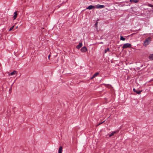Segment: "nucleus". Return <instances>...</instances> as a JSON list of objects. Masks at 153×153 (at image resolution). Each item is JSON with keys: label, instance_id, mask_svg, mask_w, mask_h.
<instances>
[{"label": "nucleus", "instance_id": "nucleus-2", "mask_svg": "<svg viewBox=\"0 0 153 153\" xmlns=\"http://www.w3.org/2000/svg\"><path fill=\"white\" fill-rule=\"evenodd\" d=\"M8 74L9 76H16L17 75V72L16 71H14L11 72H8Z\"/></svg>", "mask_w": 153, "mask_h": 153}, {"label": "nucleus", "instance_id": "nucleus-14", "mask_svg": "<svg viewBox=\"0 0 153 153\" xmlns=\"http://www.w3.org/2000/svg\"><path fill=\"white\" fill-rule=\"evenodd\" d=\"M149 57L150 59L153 60V54H150Z\"/></svg>", "mask_w": 153, "mask_h": 153}, {"label": "nucleus", "instance_id": "nucleus-23", "mask_svg": "<svg viewBox=\"0 0 153 153\" xmlns=\"http://www.w3.org/2000/svg\"><path fill=\"white\" fill-rule=\"evenodd\" d=\"M134 34V33H133V34H131V35H133Z\"/></svg>", "mask_w": 153, "mask_h": 153}, {"label": "nucleus", "instance_id": "nucleus-11", "mask_svg": "<svg viewBox=\"0 0 153 153\" xmlns=\"http://www.w3.org/2000/svg\"><path fill=\"white\" fill-rule=\"evenodd\" d=\"M129 1L130 2L137 3L138 2L139 0H129Z\"/></svg>", "mask_w": 153, "mask_h": 153}, {"label": "nucleus", "instance_id": "nucleus-10", "mask_svg": "<svg viewBox=\"0 0 153 153\" xmlns=\"http://www.w3.org/2000/svg\"><path fill=\"white\" fill-rule=\"evenodd\" d=\"M82 43H79V44L76 46V48L77 49H79L82 47Z\"/></svg>", "mask_w": 153, "mask_h": 153}, {"label": "nucleus", "instance_id": "nucleus-24", "mask_svg": "<svg viewBox=\"0 0 153 153\" xmlns=\"http://www.w3.org/2000/svg\"><path fill=\"white\" fill-rule=\"evenodd\" d=\"M140 69V68H138L137 69Z\"/></svg>", "mask_w": 153, "mask_h": 153}, {"label": "nucleus", "instance_id": "nucleus-3", "mask_svg": "<svg viewBox=\"0 0 153 153\" xmlns=\"http://www.w3.org/2000/svg\"><path fill=\"white\" fill-rule=\"evenodd\" d=\"M131 44L130 43H127L123 44L122 48L124 49L126 48H130L131 47Z\"/></svg>", "mask_w": 153, "mask_h": 153}, {"label": "nucleus", "instance_id": "nucleus-22", "mask_svg": "<svg viewBox=\"0 0 153 153\" xmlns=\"http://www.w3.org/2000/svg\"><path fill=\"white\" fill-rule=\"evenodd\" d=\"M104 122V121H103V122H102V123H100V124H99V125H100V124H101L102 123H103V122Z\"/></svg>", "mask_w": 153, "mask_h": 153}, {"label": "nucleus", "instance_id": "nucleus-9", "mask_svg": "<svg viewBox=\"0 0 153 153\" xmlns=\"http://www.w3.org/2000/svg\"><path fill=\"white\" fill-rule=\"evenodd\" d=\"M118 132V131H113V132H112L111 134H108L109 137H111L112 136L114 135L117 132Z\"/></svg>", "mask_w": 153, "mask_h": 153}, {"label": "nucleus", "instance_id": "nucleus-1", "mask_svg": "<svg viewBox=\"0 0 153 153\" xmlns=\"http://www.w3.org/2000/svg\"><path fill=\"white\" fill-rule=\"evenodd\" d=\"M152 38L151 37H148L146 39L143 44V45L145 47H146L151 42V41Z\"/></svg>", "mask_w": 153, "mask_h": 153}, {"label": "nucleus", "instance_id": "nucleus-13", "mask_svg": "<svg viewBox=\"0 0 153 153\" xmlns=\"http://www.w3.org/2000/svg\"><path fill=\"white\" fill-rule=\"evenodd\" d=\"M17 11H15L14 13V15L13 16V19L14 20L15 19L16 17H17Z\"/></svg>", "mask_w": 153, "mask_h": 153}, {"label": "nucleus", "instance_id": "nucleus-15", "mask_svg": "<svg viewBox=\"0 0 153 153\" xmlns=\"http://www.w3.org/2000/svg\"><path fill=\"white\" fill-rule=\"evenodd\" d=\"M120 39L121 40H122L123 41H124L126 39L125 38H124L123 36H120Z\"/></svg>", "mask_w": 153, "mask_h": 153}, {"label": "nucleus", "instance_id": "nucleus-12", "mask_svg": "<svg viewBox=\"0 0 153 153\" xmlns=\"http://www.w3.org/2000/svg\"><path fill=\"white\" fill-rule=\"evenodd\" d=\"M62 146H60L59 150H58V153H62Z\"/></svg>", "mask_w": 153, "mask_h": 153}, {"label": "nucleus", "instance_id": "nucleus-20", "mask_svg": "<svg viewBox=\"0 0 153 153\" xmlns=\"http://www.w3.org/2000/svg\"><path fill=\"white\" fill-rule=\"evenodd\" d=\"M50 56H51V55L50 54L48 56V58L49 59H50Z\"/></svg>", "mask_w": 153, "mask_h": 153}, {"label": "nucleus", "instance_id": "nucleus-6", "mask_svg": "<svg viewBox=\"0 0 153 153\" xmlns=\"http://www.w3.org/2000/svg\"><path fill=\"white\" fill-rule=\"evenodd\" d=\"M80 51L82 52H85L87 51V49L84 46L81 49Z\"/></svg>", "mask_w": 153, "mask_h": 153}, {"label": "nucleus", "instance_id": "nucleus-17", "mask_svg": "<svg viewBox=\"0 0 153 153\" xmlns=\"http://www.w3.org/2000/svg\"><path fill=\"white\" fill-rule=\"evenodd\" d=\"M148 6L149 7H153V5H152L151 4H148Z\"/></svg>", "mask_w": 153, "mask_h": 153}, {"label": "nucleus", "instance_id": "nucleus-21", "mask_svg": "<svg viewBox=\"0 0 153 153\" xmlns=\"http://www.w3.org/2000/svg\"><path fill=\"white\" fill-rule=\"evenodd\" d=\"M97 22H96L95 24V25L96 26H97Z\"/></svg>", "mask_w": 153, "mask_h": 153}, {"label": "nucleus", "instance_id": "nucleus-19", "mask_svg": "<svg viewBox=\"0 0 153 153\" xmlns=\"http://www.w3.org/2000/svg\"><path fill=\"white\" fill-rule=\"evenodd\" d=\"M131 70H133V69L135 70V68H131Z\"/></svg>", "mask_w": 153, "mask_h": 153}, {"label": "nucleus", "instance_id": "nucleus-16", "mask_svg": "<svg viewBox=\"0 0 153 153\" xmlns=\"http://www.w3.org/2000/svg\"><path fill=\"white\" fill-rule=\"evenodd\" d=\"M109 48H107V49H105V53H106L107 51H109Z\"/></svg>", "mask_w": 153, "mask_h": 153}, {"label": "nucleus", "instance_id": "nucleus-7", "mask_svg": "<svg viewBox=\"0 0 153 153\" xmlns=\"http://www.w3.org/2000/svg\"><path fill=\"white\" fill-rule=\"evenodd\" d=\"M95 8V7L94 6L90 5L88 7L86 8L87 9L89 10H91L92 9H94Z\"/></svg>", "mask_w": 153, "mask_h": 153}, {"label": "nucleus", "instance_id": "nucleus-4", "mask_svg": "<svg viewBox=\"0 0 153 153\" xmlns=\"http://www.w3.org/2000/svg\"><path fill=\"white\" fill-rule=\"evenodd\" d=\"M105 6L103 5H100L99 4H97L95 6L96 8L97 9H101L104 8Z\"/></svg>", "mask_w": 153, "mask_h": 153}, {"label": "nucleus", "instance_id": "nucleus-8", "mask_svg": "<svg viewBox=\"0 0 153 153\" xmlns=\"http://www.w3.org/2000/svg\"><path fill=\"white\" fill-rule=\"evenodd\" d=\"M99 74L98 72H96L95 73L93 76L91 78V79H92L96 76H97Z\"/></svg>", "mask_w": 153, "mask_h": 153}, {"label": "nucleus", "instance_id": "nucleus-18", "mask_svg": "<svg viewBox=\"0 0 153 153\" xmlns=\"http://www.w3.org/2000/svg\"><path fill=\"white\" fill-rule=\"evenodd\" d=\"M14 27V26H12V27H11L10 28V29H9V31H10V30H12L13 29V28Z\"/></svg>", "mask_w": 153, "mask_h": 153}, {"label": "nucleus", "instance_id": "nucleus-5", "mask_svg": "<svg viewBox=\"0 0 153 153\" xmlns=\"http://www.w3.org/2000/svg\"><path fill=\"white\" fill-rule=\"evenodd\" d=\"M133 91L136 93L137 94H141V92L142 91V90L140 91L138 90H136L135 88H134L133 89Z\"/></svg>", "mask_w": 153, "mask_h": 153}]
</instances>
